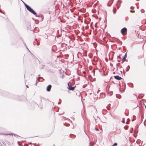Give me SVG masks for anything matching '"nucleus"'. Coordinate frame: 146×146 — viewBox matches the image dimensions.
Returning <instances> with one entry per match:
<instances>
[{
	"label": "nucleus",
	"mask_w": 146,
	"mask_h": 146,
	"mask_svg": "<svg viewBox=\"0 0 146 146\" xmlns=\"http://www.w3.org/2000/svg\"><path fill=\"white\" fill-rule=\"evenodd\" d=\"M124 128L126 130H127V127L126 128L125 127H124Z\"/></svg>",
	"instance_id": "nucleus-22"
},
{
	"label": "nucleus",
	"mask_w": 146,
	"mask_h": 146,
	"mask_svg": "<svg viewBox=\"0 0 146 146\" xmlns=\"http://www.w3.org/2000/svg\"><path fill=\"white\" fill-rule=\"evenodd\" d=\"M83 73L84 74L86 73V72H85V71L83 72Z\"/></svg>",
	"instance_id": "nucleus-30"
},
{
	"label": "nucleus",
	"mask_w": 146,
	"mask_h": 146,
	"mask_svg": "<svg viewBox=\"0 0 146 146\" xmlns=\"http://www.w3.org/2000/svg\"><path fill=\"white\" fill-rule=\"evenodd\" d=\"M48 36H47V35H46V38H48Z\"/></svg>",
	"instance_id": "nucleus-31"
},
{
	"label": "nucleus",
	"mask_w": 146,
	"mask_h": 146,
	"mask_svg": "<svg viewBox=\"0 0 146 146\" xmlns=\"http://www.w3.org/2000/svg\"><path fill=\"white\" fill-rule=\"evenodd\" d=\"M52 87V86L51 85H48L46 88V90L48 92H49L50 91L51 88Z\"/></svg>",
	"instance_id": "nucleus-5"
},
{
	"label": "nucleus",
	"mask_w": 146,
	"mask_h": 146,
	"mask_svg": "<svg viewBox=\"0 0 146 146\" xmlns=\"http://www.w3.org/2000/svg\"><path fill=\"white\" fill-rule=\"evenodd\" d=\"M38 82L37 81H36V85L38 83Z\"/></svg>",
	"instance_id": "nucleus-29"
},
{
	"label": "nucleus",
	"mask_w": 146,
	"mask_h": 146,
	"mask_svg": "<svg viewBox=\"0 0 146 146\" xmlns=\"http://www.w3.org/2000/svg\"><path fill=\"white\" fill-rule=\"evenodd\" d=\"M100 91V90H98V91H97V93L98 94V92H99V91Z\"/></svg>",
	"instance_id": "nucleus-28"
},
{
	"label": "nucleus",
	"mask_w": 146,
	"mask_h": 146,
	"mask_svg": "<svg viewBox=\"0 0 146 146\" xmlns=\"http://www.w3.org/2000/svg\"><path fill=\"white\" fill-rule=\"evenodd\" d=\"M130 69V66L129 65H128L127 67L126 68L125 70L127 72L129 71V69Z\"/></svg>",
	"instance_id": "nucleus-9"
},
{
	"label": "nucleus",
	"mask_w": 146,
	"mask_h": 146,
	"mask_svg": "<svg viewBox=\"0 0 146 146\" xmlns=\"http://www.w3.org/2000/svg\"><path fill=\"white\" fill-rule=\"evenodd\" d=\"M68 89L69 90H74L75 89V87H76V86L74 87L72 86H71L69 84H68Z\"/></svg>",
	"instance_id": "nucleus-3"
},
{
	"label": "nucleus",
	"mask_w": 146,
	"mask_h": 146,
	"mask_svg": "<svg viewBox=\"0 0 146 146\" xmlns=\"http://www.w3.org/2000/svg\"><path fill=\"white\" fill-rule=\"evenodd\" d=\"M119 96H120V97H117V98H121V96L120 95H119Z\"/></svg>",
	"instance_id": "nucleus-27"
},
{
	"label": "nucleus",
	"mask_w": 146,
	"mask_h": 146,
	"mask_svg": "<svg viewBox=\"0 0 146 146\" xmlns=\"http://www.w3.org/2000/svg\"><path fill=\"white\" fill-rule=\"evenodd\" d=\"M24 5H25V7L27 8V9H28L29 7L30 6L28 5H27V4H25V3H24Z\"/></svg>",
	"instance_id": "nucleus-10"
},
{
	"label": "nucleus",
	"mask_w": 146,
	"mask_h": 146,
	"mask_svg": "<svg viewBox=\"0 0 146 146\" xmlns=\"http://www.w3.org/2000/svg\"><path fill=\"white\" fill-rule=\"evenodd\" d=\"M141 11L142 13H144V10L143 9H141Z\"/></svg>",
	"instance_id": "nucleus-13"
},
{
	"label": "nucleus",
	"mask_w": 146,
	"mask_h": 146,
	"mask_svg": "<svg viewBox=\"0 0 146 146\" xmlns=\"http://www.w3.org/2000/svg\"><path fill=\"white\" fill-rule=\"evenodd\" d=\"M121 2V1L120 0H118L117 3L116 4L117 7L118 9H119L120 6V4Z\"/></svg>",
	"instance_id": "nucleus-4"
},
{
	"label": "nucleus",
	"mask_w": 146,
	"mask_h": 146,
	"mask_svg": "<svg viewBox=\"0 0 146 146\" xmlns=\"http://www.w3.org/2000/svg\"><path fill=\"white\" fill-rule=\"evenodd\" d=\"M106 108H107V109H108V110H109L108 108V107H106Z\"/></svg>",
	"instance_id": "nucleus-33"
},
{
	"label": "nucleus",
	"mask_w": 146,
	"mask_h": 146,
	"mask_svg": "<svg viewBox=\"0 0 146 146\" xmlns=\"http://www.w3.org/2000/svg\"><path fill=\"white\" fill-rule=\"evenodd\" d=\"M113 0H110L109 2L108 3V6H110L112 3Z\"/></svg>",
	"instance_id": "nucleus-8"
},
{
	"label": "nucleus",
	"mask_w": 146,
	"mask_h": 146,
	"mask_svg": "<svg viewBox=\"0 0 146 146\" xmlns=\"http://www.w3.org/2000/svg\"><path fill=\"white\" fill-rule=\"evenodd\" d=\"M13 135L14 136H16L17 135L16 134H14Z\"/></svg>",
	"instance_id": "nucleus-26"
},
{
	"label": "nucleus",
	"mask_w": 146,
	"mask_h": 146,
	"mask_svg": "<svg viewBox=\"0 0 146 146\" xmlns=\"http://www.w3.org/2000/svg\"><path fill=\"white\" fill-rule=\"evenodd\" d=\"M118 64H119V63H118V64H117V65H118Z\"/></svg>",
	"instance_id": "nucleus-36"
},
{
	"label": "nucleus",
	"mask_w": 146,
	"mask_h": 146,
	"mask_svg": "<svg viewBox=\"0 0 146 146\" xmlns=\"http://www.w3.org/2000/svg\"><path fill=\"white\" fill-rule=\"evenodd\" d=\"M127 31V29L125 27H124L122 29L121 31V32L123 35H124L126 34L125 33Z\"/></svg>",
	"instance_id": "nucleus-2"
},
{
	"label": "nucleus",
	"mask_w": 146,
	"mask_h": 146,
	"mask_svg": "<svg viewBox=\"0 0 146 146\" xmlns=\"http://www.w3.org/2000/svg\"><path fill=\"white\" fill-rule=\"evenodd\" d=\"M100 95H103L104 96H103V97L104 98L105 96V95L104 93H101L100 94Z\"/></svg>",
	"instance_id": "nucleus-11"
},
{
	"label": "nucleus",
	"mask_w": 146,
	"mask_h": 146,
	"mask_svg": "<svg viewBox=\"0 0 146 146\" xmlns=\"http://www.w3.org/2000/svg\"><path fill=\"white\" fill-rule=\"evenodd\" d=\"M110 65L111 66H113V65L112 64H111V63H110Z\"/></svg>",
	"instance_id": "nucleus-34"
},
{
	"label": "nucleus",
	"mask_w": 146,
	"mask_h": 146,
	"mask_svg": "<svg viewBox=\"0 0 146 146\" xmlns=\"http://www.w3.org/2000/svg\"><path fill=\"white\" fill-rule=\"evenodd\" d=\"M130 12H131V13H134V12H135V11H132L131 10H130Z\"/></svg>",
	"instance_id": "nucleus-18"
},
{
	"label": "nucleus",
	"mask_w": 146,
	"mask_h": 146,
	"mask_svg": "<svg viewBox=\"0 0 146 146\" xmlns=\"http://www.w3.org/2000/svg\"><path fill=\"white\" fill-rule=\"evenodd\" d=\"M0 12H1V13H3L4 14H5V13H3V12L2 11H1L0 9Z\"/></svg>",
	"instance_id": "nucleus-23"
},
{
	"label": "nucleus",
	"mask_w": 146,
	"mask_h": 146,
	"mask_svg": "<svg viewBox=\"0 0 146 146\" xmlns=\"http://www.w3.org/2000/svg\"><path fill=\"white\" fill-rule=\"evenodd\" d=\"M127 120L128 121L126 123L127 124H128V121H130V120L129 119H127Z\"/></svg>",
	"instance_id": "nucleus-16"
},
{
	"label": "nucleus",
	"mask_w": 146,
	"mask_h": 146,
	"mask_svg": "<svg viewBox=\"0 0 146 146\" xmlns=\"http://www.w3.org/2000/svg\"><path fill=\"white\" fill-rule=\"evenodd\" d=\"M83 87L84 88V86H83Z\"/></svg>",
	"instance_id": "nucleus-37"
},
{
	"label": "nucleus",
	"mask_w": 146,
	"mask_h": 146,
	"mask_svg": "<svg viewBox=\"0 0 146 146\" xmlns=\"http://www.w3.org/2000/svg\"><path fill=\"white\" fill-rule=\"evenodd\" d=\"M40 44V43H38V42H37V43H36V45L37 46H38Z\"/></svg>",
	"instance_id": "nucleus-19"
},
{
	"label": "nucleus",
	"mask_w": 146,
	"mask_h": 146,
	"mask_svg": "<svg viewBox=\"0 0 146 146\" xmlns=\"http://www.w3.org/2000/svg\"><path fill=\"white\" fill-rule=\"evenodd\" d=\"M42 78V77H38V78H37V80L38 81H40V80H39V79L40 78Z\"/></svg>",
	"instance_id": "nucleus-14"
},
{
	"label": "nucleus",
	"mask_w": 146,
	"mask_h": 146,
	"mask_svg": "<svg viewBox=\"0 0 146 146\" xmlns=\"http://www.w3.org/2000/svg\"><path fill=\"white\" fill-rule=\"evenodd\" d=\"M95 129L97 131H98V129H97V128H95Z\"/></svg>",
	"instance_id": "nucleus-25"
},
{
	"label": "nucleus",
	"mask_w": 146,
	"mask_h": 146,
	"mask_svg": "<svg viewBox=\"0 0 146 146\" xmlns=\"http://www.w3.org/2000/svg\"><path fill=\"white\" fill-rule=\"evenodd\" d=\"M133 8H134V7H132V6L131 7H130V9H133Z\"/></svg>",
	"instance_id": "nucleus-20"
},
{
	"label": "nucleus",
	"mask_w": 146,
	"mask_h": 146,
	"mask_svg": "<svg viewBox=\"0 0 146 146\" xmlns=\"http://www.w3.org/2000/svg\"><path fill=\"white\" fill-rule=\"evenodd\" d=\"M127 53H125V55L123 56V57L122 58V63H123L125 60V58L127 57Z\"/></svg>",
	"instance_id": "nucleus-6"
},
{
	"label": "nucleus",
	"mask_w": 146,
	"mask_h": 146,
	"mask_svg": "<svg viewBox=\"0 0 146 146\" xmlns=\"http://www.w3.org/2000/svg\"><path fill=\"white\" fill-rule=\"evenodd\" d=\"M117 145V143H115L113 145V146H116V145Z\"/></svg>",
	"instance_id": "nucleus-17"
},
{
	"label": "nucleus",
	"mask_w": 146,
	"mask_h": 146,
	"mask_svg": "<svg viewBox=\"0 0 146 146\" xmlns=\"http://www.w3.org/2000/svg\"><path fill=\"white\" fill-rule=\"evenodd\" d=\"M123 119H124V118H123V120H122L121 121H122V123H125V121L123 120Z\"/></svg>",
	"instance_id": "nucleus-21"
},
{
	"label": "nucleus",
	"mask_w": 146,
	"mask_h": 146,
	"mask_svg": "<svg viewBox=\"0 0 146 146\" xmlns=\"http://www.w3.org/2000/svg\"><path fill=\"white\" fill-rule=\"evenodd\" d=\"M114 77L115 79L118 80L122 79L121 78L118 76H114Z\"/></svg>",
	"instance_id": "nucleus-7"
},
{
	"label": "nucleus",
	"mask_w": 146,
	"mask_h": 146,
	"mask_svg": "<svg viewBox=\"0 0 146 146\" xmlns=\"http://www.w3.org/2000/svg\"><path fill=\"white\" fill-rule=\"evenodd\" d=\"M2 134H3L4 135H12V134H5L3 133Z\"/></svg>",
	"instance_id": "nucleus-15"
},
{
	"label": "nucleus",
	"mask_w": 146,
	"mask_h": 146,
	"mask_svg": "<svg viewBox=\"0 0 146 146\" xmlns=\"http://www.w3.org/2000/svg\"><path fill=\"white\" fill-rule=\"evenodd\" d=\"M31 143H29V144H31Z\"/></svg>",
	"instance_id": "nucleus-38"
},
{
	"label": "nucleus",
	"mask_w": 146,
	"mask_h": 146,
	"mask_svg": "<svg viewBox=\"0 0 146 146\" xmlns=\"http://www.w3.org/2000/svg\"><path fill=\"white\" fill-rule=\"evenodd\" d=\"M48 36H47V35H46V38H48Z\"/></svg>",
	"instance_id": "nucleus-32"
},
{
	"label": "nucleus",
	"mask_w": 146,
	"mask_h": 146,
	"mask_svg": "<svg viewBox=\"0 0 146 146\" xmlns=\"http://www.w3.org/2000/svg\"><path fill=\"white\" fill-rule=\"evenodd\" d=\"M27 10L35 15L36 17H39V15H37L36 12L31 7H30Z\"/></svg>",
	"instance_id": "nucleus-1"
},
{
	"label": "nucleus",
	"mask_w": 146,
	"mask_h": 146,
	"mask_svg": "<svg viewBox=\"0 0 146 146\" xmlns=\"http://www.w3.org/2000/svg\"><path fill=\"white\" fill-rule=\"evenodd\" d=\"M96 24L95 25V26L96 27Z\"/></svg>",
	"instance_id": "nucleus-35"
},
{
	"label": "nucleus",
	"mask_w": 146,
	"mask_h": 146,
	"mask_svg": "<svg viewBox=\"0 0 146 146\" xmlns=\"http://www.w3.org/2000/svg\"><path fill=\"white\" fill-rule=\"evenodd\" d=\"M113 13L114 14H115V13H116V10L115 9V10L113 9Z\"/></svg>",
	"instance_id": "nucleus-12"
},
{
	"label": "nucleus",
	"mask_w": 146,
	"mask_h": 146,
	"mask_svg": "<svg viewBox=\"0 0 146 146\" xmlns=\"http://www.w3.org/2000/svg\"><path fill=\"white\" fill-rule=\"evenodd\" d=\"M24 44H25V46H26V47L28 49V50H29V49H28V48H27V46H26V44H25L24 42Z\"/></svg>",
	"instance_id": "nucleus-24"
}]
</instances>
